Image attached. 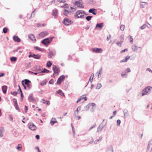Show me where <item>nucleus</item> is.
<instances>
[{"label": "nucleus", "mask_w": 152, "mask_h": 152, "mask_svg": "<svg viewBox=\"0 0 152 152\" xmlns=\"http://www.w3.org/2000/svg\"><path fill=\"white\" fill-rule=\"evenodd\" d=\"M54 37H53L45 38L42 40L41 43L42 44L47 47L48 45V44L51 42L52 41Z\"/></svg>", "instance_id": "obj_1"}, {"label": "nucleus", "mask_w": 152, "mask_h": 152, "mask_svg": "<svg viewBox=\"0 0 152 152\" xmlns=\"http://www.w3.org/2000/svg\"><path fill=\"white\" fill-rule=\"evenodd\" d=\"M73 22V21L69 20L67 18H64L62 22V23L66 26L70 25Z\"/></svg>", "instance_id": "obj_2"}, {"label": "nucleus", "mask_w": 152, "mask_h": 152, "mask_svg": "<svg viewBox=\"0 0 152 152\" xmlns=\"http://www.w3.org/2000/svg\"><path fill=\"white\" fill-rule=\"evenodd\" d=\"M151 88H152V87L148 86L144 88L142 91V96H143L145 95H147Z\"/></svg>", "instance_id": "obj_3"}, {"label": "nucleus", "mask_w": 152, "mask_h": 152, "mask_svg": "<svg viewBox=\"0 0 152 152\" xmlns=\"http://www.w3.org/2000/svg\"><path fill=\"white\" fill-rule=\"evenodd\" d=\"M22 81H24V83L27 86L28 89H30L31 88L32 86L30 84V83H31V81L27 79H25Z\"/></svg>", "instance_id": "obj_4"}, {"label": "nucleus", "mask_w": 152, "mask_h": 152, "mask_svg": "<svg viewBox=\"0 0 152 152\" xmlns=\"http://www.w3.org/2000/svg\"><path fill=\"white\" fill-rule=\"evenodd\" d=\"M82 0H79L78 1H75L74 3V5L76 6L77 7L80 8H83L84 6L81 3V1Z\"/></svg>", "instance_id": "obj_5"}, {"label": "nucleus", "mask_w": 152, "mask_h": 152, "mask_svg": "<svg viewBox=\"0 0 152 152\" xmlns=\"http://www.w3.org/2000/svg\"><path fill=\"white\" fill-rule=\"evenodd\" d=\"M65 78V76L64 75H61L58 79L56 83L59 85L61 84V82L64 81Z\"/></svg>", "instance_id": "obj_6"}, {"label": "nucleus", "mask_w": 152, "mask_h": 152, "mask_svg": "<svg viewBox=\"0 0 152 152\" xmlns=\"http://www.w3.org/2000/svg\"><path fill=\"white\" fill-rule=\"evenodd\" d=\"M29 129L31 130H35L37 129L36 126L32 123H30L28 124Z\"/></svg>", "instance_id": "obj_7"}, {"label": "nucleus", "mask_w": 152, "mask_h": 152, "mask_svg": "<svg viewBox=\"0 0 152 152\" xmlns=\"http://www.w3.org/2000/svg\"><path fill=\"white\" fill-rule=\"evenodd\" d=\"M52 69L54 73L58 74L60 72L58 67L56 65H53Z\"/></svg>", "instance_id": "obj_8"}, {"label": "nucleus", "mask_w": 152, "mask_h": 152, "mask_svg": "<svg viewBox=\"0 0 152 152\" xmlns=\"http://www.w3.org/2000/svg\"><path fill=\"white\" fill-rule=\"evenodd\" d=\"M91 51L95 53H101L102 51V50L101 48H92Z\"/></svg>", "instance_id": "obj_9"}, {"label": "nucleus", "mask_w": 152, "mask_h": 152, "mask_svg": "<svg viewBox=\"0 0 152 152\" xmlns=\"http://www.w3.org/2000/svg\"><path fill=\"white\" fill-rule=\"evenodd\" d=\"M48 33L47 31H43L39 34V38H42L47 36Z\"/></svg>", "instance_id": "obj_10"}, {"label": "nucleus", "mask_w": 152, "mask_h": 152, "mask_svg": "<svg viewBox=\"0 0 152 152\" xmlns=\"http://www.w3.org/2000/svg\"><path fill=\"white\" fill-rule=\"evenodd\" d=\"M103 23H97L96 24L95 29H98L99 28H100V29H102L103 27Z\"/></svg>", "instance_id": "obj_11"}, {"label": "nucleus", "mask_w": 152, "mask_h": 152, "mask_svg": "<svg viewBox=\"0 0 152 152\" xmlns=\"http://www.w3.org/2000/svg\"><path fill=\"white\" fill-rule=\"evenodd\" d=\"M42 66H37L36 65L34 66V69H33V71L34 72H38L42 70Z\"/></svg>", "instance_id": "obj_12"}, {"label": "nucleus", "mask_w": 152, "mask_h": 152, "mask_svg": "<svg viewBox=\"0 0 152 152\" xmlns=\"http://www.w3.org/2000/svg\"><path fill=\"white\" fill-rule=\"evenodd\" d=\"M150 148H151L150 152H152V140L151 141H149L148 142L147 147V152L148 150H150Z\"/></svg>", "instance_id": "obj_13"}, {"label": "nucleus", "mask_w": 152, "mask_h": 152, "mask_svg": "<svg viewBox=\"0 0 152 152\" xmlns=\"http://www.w3.org/2000/svg\"><path fill=\"white\" fill-rule=\"evenodd\" d=\"M28 99L29 102H34L35 101L34 99L33 98L32 94H31L29 95Z\"/></svg>", "instance_id": "obj_14"}, {"label": "nucleus", "mask_w": 152, "mask_h": 152, "mask_svg": "<svg viewBox=\"0 0 152 152\" xmlns=\"http://www.w3.org/2000/svg\"><path fill=\"white\" fill-rule=\"evenodd\" d=\"M13 40L15 42H19L21 41L20 39L17 36H14L13 37Z\"/></svg>", "instance_id": "obj_15"}, {"label": "nucleus", "mask_w": 152, "mask_h": 152, "mask_svg": "<svg viewBox=\"0 0 152 152\" xmlns=\"http://www.w3.org/2000/svg\"><path fill=\"white\" fill-rule=\"evenodd\" d=\"M141 3L140 4V8H144L148 4V3L145 2H141Z\"/></svg>", "instance_id": "obj_16"}, {"label": "nucleus", "mask_w": 152, "mask_h": 152, "mask_svg": "<svg viewBox=\"0 0 152 152\" xmlns=\"http://www.w3.org/2000/svg\"><path fill=\"white\" fill-rule=\"evenodd\" d=\"M96 11V9L94 8L90 9L88 10V12L90 13H91L94 15H96V12H95Z\"/></svg>", "instance_id": "obj_17"}, {"label": "nucleus", "mask_w": 152, "mask_h": 152, "mask_svg": "<svg viewBox=\"0 0 152 152\" xmlns=\"http://www.w3.org/2000/svg\"><path fill=\"white\" fill-rule=\"evenodd\" d=\"M57 123H58V122L56 120V119L55 118H53L50 121V124L51 126H53L54 124Z\"/></svg>", "instance_id": "obj_18"}, {"label": "nucleus", "mask_w": 152, "mask_h": 152, "mask_svg": "<svg viewBox=\"0 0 152 152\" xmlns=\"http://www.w3.org/2000/svg\"><path fill=\"white\" fill-rule=\"evenodd\" d=\"M28 37L29 39H30L33 41H36L35 36L33 34H30L28 35Z\"/></svg>", "instance_id": "obj_19"}, {"label": "nucleus", "mask_w": 152, "mask_h": 152, "mask_svg": "<svg viewBox=\"0 0 152 152\" xmlns=\"http://www.w3.org/2000/svg\"><path fill=\"white\" fill-rule=\"evenodd\" d=\"M7 87L6 86H3L2 87V89L3 93L5 94L6 93Z\"/></svg>", "instance_id": "obj_20"}, {"label": "nucleus", "mask_w": 152, "mask_h": 152, "mask_svg": "<svg viewBox=\"0 0 152 152\" xmlns=\"http://www.w3.org/2000/svg\"><path fill=\"white\" fill-rule=\"evenodd\" d=\"M81 13L85 14V12L84 11L82 10H78L76 12V15H75V17H76V16L78 15H80Z\"/></svg>", "instance_id": "obj_21"}, {"label": "nucleus", "mask_w": 152, "mask_h": 152, "mask_svg": "<svg viewBox=\"0 0 152 152\" xmlns=\"http://www.w3.org/2000/svg\"><path fill=\"white\" fill-rule=\"evenodd\" d=\"M132 50L135 51H136L138 49V48L140 49V47H138L136 45H133L132 46Z\"/></svg>", "instance_id": "obj_22"}, {"label": "nucleus", "mask_w": 152, "mask_h": 152, "mask_svg": "<svg viewBox=\"0 0 152 152\" xmlns=\"http://www.w3.org/2000/svg\"><path fill=\"white\" fill-rule=\"evenodd\" d=\"M64 13H63V14L66 16H68L67 14L70 13H71L72 12V11H69L67 10L64 9Z\"/></svg>", "instance_id": "obj_23"}, {"label": "nucleus", "mask_w": 152, "mask_h": 152, "mask_svg": "<svg viewBox=\"0 0 152 152\" xmlns=\"http://www.w3.org/2000/svg\"><path fill=\"white\" fill-rule=\"evenodd\" d=\"M33 58L36 59H39L41 55L37 54H35L34 53H33Z\"/></svg>", "instance_id": "obj_24"}, {"label": "nucleus", "mask_w": 152, "mask_h": 152, "mask_svg": "<svg viewBox=\"0 0 152 152\" xmlns=\"http://www.w3.org/2000/svg\"><path fill=\"white\" fill-rule=\"evenodd\" d=\"M94 74L93 73H92L91 76L90 77V78H89V81L88 82V83L87 85L85 86V87H86L87 86L89 82L90 81L91 83H92L93 81V79L94 78Z\"/></svg>", "instance_id": "obj_25"}, {"label": "nucleus", "mask_w": 152, "mask_h": 152, "mask_svg": "<svg viewBox=\"0 0 152 152\" xmlns=\"http://www.w3.org/2000/svg\"><path fill=\"white\" fill-rule=\"evenodd\" d=\"M54 55L52 51H49L48 53V58H51L52 56H53Z\"/></svg>", "instance_id": "obj_26"}, {"label": "nucleus", "mask_w": 152, "mask_h": 152, "mask_svg": "<svg viewBox=\"0 0 152 152\" xmlns=\"http://www.w3.org/2000/svg\"><path fill=\"white\" fill-rule=\"evenodd\" d=\"M41 102L45 104H46L48 105H49L50 104V102L49 101H45L44 99H42Z\"/></svg>", "instance_id": "obj_27"}, {"label": "nucleus", "mask_w": 152, "mask_h": 152, "mask_svg": "<svg viewBox=\"0 0 152 152\" xmlns=\"http://www.w3.org/2000/svg\"><path fill=\"white\" fill-rule=\"evenodd\" d=\"M91 106V103H89L86 106H85L83 110V111H86L88 109L89 107Z\"/></svg>", "instance_id": "obj_28"}, {"label": "nucleus", "mask_w": 152, "mask_h": 152, "mask_svg": "<svg viewBox=\"0 0 152 152\" xmlns=\"http://www.w3.org/2000/svg\"><path fill=\"white\" fill-rule=\"evenodd\" d=\"M10 61L12 62H15L17 60V58L16 57H12L10 58Z\"/></svg>", "instance_id": "obj_29"}, {"label": "nucleus", "mask_w": 152, "mask_h": 152, "mask_svg": "<svg viewBox=\"0 0 152 152\" xmlns=\"http://www.w3.org/2000/svg\"><path fill=\"white\" fill-rule=\"evenodd\" d=\"M107 152H113V148L111 146L108 148Z\"/></svg>", "instance_id": "obj_30"}, {"label": "nucleus", "mask_w": 152, "mask_h": 152, "mask_svg": "<svg viewBox=\"0 0 152 152\" xmlns=\"http://www.w3.org/2000/svg\"><path fill=\"white\" fill-rule=\"evenodd\" d=\"M34 49H36L38 51H43L44 50L43 49L41 48H40L39 47L37 46H35L34 47Z\"/></svg>", "instance_id": "obj_31"}, {"label": "nucleus", "mask_w": 152, "mask_h": 152, "mask_svg": "<svg viewBox=\"0 0 152 152\" xmlns=\"http://www.w3.org/2000/svg\"><path fill=\"white\" fill-rule=\"evenodd\" d=\"M57 10L56 9H55L53 10V15L56 16L57 15Z\"/></svg>", "instance_id": "obj_32"}, {"label": "nucleus", "mask_w": 152, "mask_h": 152, "mask_svg": "<svg viewBox=\"0 0 152 152\" xmlns=\"http://www.w3.org/2000/svg\"><path fill=\"white\" fill-rule=\"evenodd\" d=\"M52 64L50 61H48L47 62L46 66L48 67H50L51 66Z\"/></svg>", "instance_id": "obj_33"}, {"label": "nucleus", "mask_w": 152, "mask_h": 152, "mask_svg": "<svg viewBox=\"0 0 152 152\" xmlns=\"http://www.w3.org/2000/svg\"><path fill=\"white\" fill-rule=\"evenodd\" d=\"M96 2L94 0H89L88 2V3L90 4H95Z\"/></svg>", "instance_id": "obj_34"}, {"label": "nucleus", "mask_w": 152, "mask_h": 152, "mask_svg": "<svg viewBox=\"0 0 152 152\" xmlns=\"http://www.w3.org/2000/svg\"><path fill=\"white\" fill-rule=\"evenodd\" d=\"M102 87L101 83H98L97 84L96 89H99Z\"/></svg>", "instance_id": "obj_35"}, {"label": "nucleus", "mask_w": 152, "mask_h": 152, "mask_svg": "<svg viewBox=\"0 0 152 152\" xmlns=\"http://www.w3.org/2000/svg\"><path fill=\"white\" fill-rule=\"evenodd\" d=\"M123 111L124 113V116L126 114H127L128 112V110L126 109H123Z\"/></svg>", "instance_id": "obj_36"}, {"label": "nucleus", "mask_w": 152, "mask_h": 152, "mask_svg": "<svg viewBox=\"0 0 152 152\" xmlns=\"http://www.w3.org/2000/svg\"><path fill=\"white\" fill-rule=\"evenodd\" d=\"M92 17L93 16H88L86 17V19L88 21H89L91 19Z\"/></svg>", "instance_id": "obj_37"}, {"label": "nucleus", "mask_w": 152, "mask_h": 152, "mask_svg": "<svg viewBox=\"0 0 152 152\" xmlns=\"http://www.w3.org/2000/svg\"><path fill=\"white\" fill-rule=\"evenodd\" d=\"M47 83V81L45 80H43L42 82L40 83V85L41 86H43L45 85Z\"/></svg>", "instance_id": "obj_38"}, {"label": "nucleus", "mask_w": 152, "mask_h": 152, "mask_svg": "<svg viewBox=\"0 0 152 152\" xmlns=\"http://www.w3.org/2000/svg\"><path fill=\"white\" fill-rule=\"evenodd\" d=\"M8 28L6 27H4L3 28V31L4 33L6 34V33L8 31Z\"/></svg>", "instance_id": "obj_39"}, {"label": "nucleus", "mask_w": 152, "mask_h": 152, "mask_svg": "<svg viewBox=\"0 0 152 152\" xmlns=\"http://www.w3.org/2000/svg\"><path fill=\"white\" fill-rule=\"evenodd\" d=\"M102 129L103 128L101 127V125H99L97 129V131L99 132H101Z\"/></svg>", "instance_id": "obj_40"}, {"label": "nucleus", "mask_w": 152, "mask_h": 152, "mask_svg": "<svg viewBox=\"0 0 152 152\" xmlns=\"http://www.w3.org/2000/svg\"><path fill=\"white\" fill-rule=\"evenodd\" d=\"M14 106L15 107V109L16 110H18V111L19 112L20 111L19 108V107H18V104H14Z\"/></svg>", "instance_id": "obj_41"}, {"label": "nucleus", "mask_w": 152, "mask_h": 152, "mask_svg": "<svg viewBox=\"0 0 152 152\" xmlns=\"http://www.w3.org/2000/svg\"><path fill=\"white\" fill-rule=\"evenodd\" d=\"M123 41L122 40H121L120 42H116L117 45L119 46H121V45L123 43Z\"/></svg>", "instance_id": "obj_42"}, {"label": "nucleus", "mask_w": 152, "mask_h": 152, "mask_svg": "<svg viewBox=\"0 0 152 152\" xmlns=\"http://www.w3.org/2000/svg\"><path fill=\"white\" fill-rule=\"evenodd\" d=\"M131 72L130 69L129 68H128L127 69L125 70V73H127L128 72Z\"/></svg>", "instance_id": "obj_43"}, {"label": "nucleus", "mask_w": 152, "mask_h": 152, "mask_svg": "<svg viewBox=\"0 0 152 152\" xmlns=\"http://www.w3.org/2000/svg\"><path fill=\"white\" fill-rule=\"evenodd\" d=\"M83 96H81L80 97V99L81 100V99H84V101H86L87 100V98H86V97H83Z\"/></svg>", "instance_id": "obj_44"}, {"label": "nucleus", "mask_w": 152, "mask_h": 152, "mask_svg": "<svg viewBox=\"0 0 152 152\" xmlns=\"http://www.w3.org/2000/svg\"><path fill=\"white\" fill-rule=\"evenodd\" d=\"M21 83H22V85L23 86L24 88V89L25 90H26V86H25V84L24 83V81H22V82H21Z\"/></svg>", "instance_id": "obj_45"}, {"label": "nucleus", "mask_w": 152, "mask_h": 152, "mask_svg": "<svg viewBox=\"0 0 152 152\" xmlns=\"http://www.w3.org/2000/svg\"><path fill=\"white\" fill-rule=\"evenodd\" d=\"M4 131V127H0V132L3 133Z\"/></svg>", "instance_id": "obj_46"}, {"label": "nucleus", "mask_w": 152, "mask_h": 152, "mask_svg": "<svg viewBox=\"0 0 152 152\" xmlns=\"http://www.w3.org/2000/svg\"><path fill=\"white\" fill-rule=\"evenodd\" d=\"M19 86V89L18 90V92H17L18 93H22V91L20 87V86Z\"/></svg>", "instance_id": "obj_47"}, {"label": "nucleus", "mask_w": 152, "mask_h": 152, "mask_svg": "<svg viewBox=\"0 0 152 152\" xmlns=\"http://www.w3.org/2000/svg\"><path fill=\"white\" fill-rule=\"evenodd\" d=\"M121 123V121L118 119L117 121V125L118 126H119Z\"/></svg>", "instance_id": "obj_48"}, {"label": "nucleus", "mask_w": 152, "mask_h": 152, "mask_svg": "<svg viewBox=\"0 0 152 152\" xmlns=\"http://www.w3.org/2000/svg\"><path fill=\"white\" fill-rule=\"evenodd\" d=\"M63 8H68L69 7V6L67 4H64V5L61 6Z\"/></svg>", "instance_id": "obj_49"}, {"label": "nucleus", "mask_w": 152, "mask_h": 152, "mask_svg": "<svg viewBox=\"0 0 152 152\" xmlns=\"http://www.w3.org/2000/svg\"><path fill=\"white\" fill-rule=\"evenodd\" d=\"M125 26L124 25H121L120 26V29L121 31H124V30Z\"/></svg>", "instance_id": "obj_50"}, {"label": "nucleus", "mask_w": 152, "mask_h": 152, "mask_svg": "<svg viewBox=\"0 0 152 152\" xmlns=\"http://www.w3.org/2000/svg\"><path fill=\"white\" fill-rule=\"evenodd\" d=\"M71 125L72 126V131H73V136H74L75 134V130H74V126H73L72 124H71Z\"/></svg>", "instance_id": "obj_51"}, {"label": "nucleus", "mask_w": 152, "mask_h": 152, "mask_svg": "<svg viewBox=\"0 0 152 152\" xmlns=\"http://www.w3.org/2000/svg\"><path fill=\"white\" fill-rule=\"evenodd\" d=\"M10 93L11 94H12L14 96H16L18 94V93L15 91H14L13 92H11Z\"/></svg>", "instance_id": "obj_52"}, {"label": "nucleus", "mask_w": 152, "mask_h": 152, "mask_svg": "<svg viewBox=\"0 0 152 152\" xmlns=\"http://www.w3.org/2000/svg\"><path fill=\"white\" fill-rule=\"evenodd\" d=\"M13 101L14 103V104H18L17 100L16 99L14 98L13 99Z\"/></svg>", "instance_id": "obj_53"}, {"label": "nucleus", "mask_w": 152, "mask_h": 152, "mask_svg": "<svg viewBox=\"0 0 152 152\" xmlns=\"http://www.w3.org/2000/svg\"><path fill=\"white\" fill-rule=\"evenodd\" d=\"M78 108H79V110H80V108H81V107L80 106L78 107L77 108L76 110L75 111V116H76L75 112H77V113H78Z\"/></svg>", "instance_id": "obj_54"}, {"label": "nucleus", "mask_w": 152, "mask_h": 152, "mask_svg": "<svg viewBox=\"0 0 152 152\" xmlns=\"http://www.w3.org/2000/svg\"><path fill=\"white\" fill-rule=\"evenodd\" d=\"M54 81L53 79H51L50 80L49 82V83L50 84L53 85L54 84Z\"/></svg>", "instance_id": "obj_55"}, {"label": "nucleus", "mask_w": 152, "mask_h": 152, "mask_svg": "<svg viewBox=\"0 0 152 152\" xmlns=\"http://www.w3.org/2000/svg\"><path fill=\"white\" fill-rule=\"evenodd\" d=\"M121 75L122 77H124L125 76L127 75L126 73H125V72H122L121 73Z\"/></svg>", "instance_id": "obj_56"}, {"label": "nucleus", "mask_w": 152, "mask_h": 152, "mask_svg": "<svg viewBox=\"0 0 152 152\" xmlns=\"http://www.w3.org/2000/svg\"><path fill=\"white\" fill-rule=\"evenodd\" d=\"M129 37H130V42L132 44L133 43V39L131 36H129Z\"/></svg>", "instance_id": "obj_57"}, {"label": "nucleus", "mask_w": 152, "mask_h": 152, "mask_svg": "<svg viewBox=\"0 0 152 152\" xmlns=\"http://www.w3.org/2000/svg\"><path fill=\"white\" fill-rule=\"evenodd\" d=\"M146 26H147V25H146L143 24V25L142 26L140 27V28L141 29H143L145 28Z\"/></svg>", "instance_id": "obj_58"}, {"label": "nucleus", "mask_w": 152, "mask_h": 152, "mask_svg": "<svg viewBox=\"0 0 152 152\" xmlns=\"http://www.w3.org/2000/svg\"><path fill=\"white\" fill-rule=\"evenodd\" d=\"M9 118L12 122H13V119L12 117L10 115H9L8 116Z\"/></svg>", "instance_id": "obj_59"}, {"label": "nucleus", "mask_w": 152, "mask_h": 152, "mask_svg": "<svg viewBox=\"0 0 152 152\" xmlns=\"http://www.w3.org/2000/svg\"><path fill=\"white\" fill-rule=\"evenodd\" d=\"M130 56H127L125 58V60L126 61V62H127L128 60L130 58Z\"/></svg>", "instance_id": "obj_60"}, {"label": "nucleus", "mask_w": 152, "mask_h": 152, "mask_svg": "<svg viewBox=\"0 0 152 152\" xmlns=\"http://www.w3.org/2000/svg\"><path fill=\"white\" fill-rule=\"evenodd\" d=\"M58 1L60 3H65L66 1L65 0H58Z\"/></svg>", "instance_id": "obj_61"}, {"label": "nucleus", "mask_w": 152, "mask_h": 152, "mask_svg": "<svg viewBox=\"0 0 152 152\" xmlns=\"http://www.w3.org/2000/svg\"><path fill=\"white\" fill-rule=\"evenodd\" d=\"M120 38L121 39V40L123 42L124 40V35H121L120 37Z\"/></svg>", "instance_id": "obj_62"}, {"label": "nucleus", "mask_w": 152, "mask_h": 152, "mask_svg": "<svg viewBox=\"0 0 152 152\" xmlns=\"http://www.w3.org/2000/svg\"><path fill=\"white\" fill-rule=\"evenodd\" d=\"M106 125V122H105L104 123V124H101L99 125H101V127L103 129L105 126Z\"/></svg>", "instance_id": "obj_63"}, {"label": "nucleus", "mask_w": 152, "mask_h": 152, "mask_svg": "<svg viewBox=\"0 0 152 152\" xmlns=\"http://www.w3.org/2000/svg\"><path fill=\"white\" fill-rule=\"evenodd\" d=\"M62 92V91L60 89L59 90L57 91V93L60 94V95L61 94V93Z\"/></svg>", "instance_id": "obj_64"}]
</instances>
